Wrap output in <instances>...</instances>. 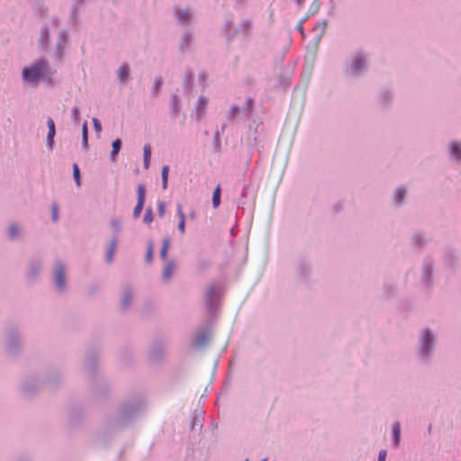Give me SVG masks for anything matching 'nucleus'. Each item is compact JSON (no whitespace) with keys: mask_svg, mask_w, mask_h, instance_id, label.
I'll return each instance as SVG.
<instances>
[{"mask_svg":"<svg viewBox=\"0 0 461 461\" xmlns=\"http://www.w3.org/2000/svg\"><path fill=\"white\" fill-rule=\"evenodd\" d=\"M92 122H93V127H94L95 132L97 138H100V133L102 131V123L99 121V119H97V118H93Z\"/></svg>","mask_w":461,"mask_h":461,"instance_id":"4d7b16f0","label":"nucleus"},{"mask_svg":"<svg viewBox=\"0 0 461 461\" xmlns=\"http://www.w3.org/2000/svg\"><path fill=\"white\" fill-rule=\"evenodd\" d=\"M83 418L82 411L78 409H73L69 412V423L71 426L77 425Z\"/></svg>","mask_w":461,"mask_h":461,"instance_id":"2f4dec72","label":"nucleus"},{"mask_svg":"<svg viewBox=\"0 0 461 461\" xmlns=\"http://www.w3.org/2000/svg\"><path fill=\"white\" fill-rule=\"evenodd\" d=\"M73 178L75 180V183L77 186H81L82 185V178H81V172L78 165L77 163L73 164Z\"/></svg>","mask_w":461,"mask_h":461,"instance_id":"49530a36","label":"nucleus"},{"mask_svg":"<svg viewBox=\"0 0 461 461\" xmlns=\"http://www.w3.org/2000/svg\"><path fill=\"white\" fill-rule=\"evenodd\" d=\"M1 344L3 352L9 360H18L24 353L23 328L15 323L6 325L3 330Z\"/></svg>","mask_w":461,"mask_h":461,"instance_id":"20e7f679","label":"nucleus"},{"mask_svg":"<svg viewBox=\"0 0 461 461\" xmlns=\"http://www.w3.org/2000/svg\"><path fill=\"white\" fill-rule=\"evenodd\" d=\"M75 4L71 7V19L74 21V24L76 25V15L78 13L80 5H82L85 0H75Z\"/></svg>","mask_w":461,"mask_h":461,"instance_id":"de8ad7c7","label":"nucleus"},{"mask_svg":"<svg viewBox=\"0 0 461 461\" xmlns=\"http://www.w3.org/2000/svg\"><path fill=\"white\" fill-rule=\"evenodd\" d=\"M210 341V334L207 328H201L194 336L192 345L194 348H203Z\"/></svg>","mask_w":461,"mask_h":461,"instance_id":"f3484780","label":"nucleus"},{"mask_svg":"<svg viewBox=\"0 0 461 461\" xmlns=\"http://www.w3.org/2000/svg\"><path fill=\"white\" fill-rule=\"evenodd\" d=\"M166 356V349L161 342L154 343L149 351V360L153 363H161Z\"/></svg>","mask_w":461,"mask_h":461,"instance_id":"dca6fc26","label":"nucleus"},{"mask_svg":"<svg viewBox=\"0 0 461 461\" xmlns=\"http://www.w3.org/2000/svg\"><path fill=\"white\" fill-rule=\"evenodd\" d=\"M134 289L131 285H126L122 287L120 296V310L122 312L129 311L133 302Z\"/></svg>","mask_w":461,"mask_h":461,"instance_id":"4468645a","label":"nucleus"},{"mask_svg":"<svg viewBox=\"0 0 461 461\" xmlns=\"http://www.w3.org/2000/svg\"><path fill=\"white\" fill-rule=\"evenodd\" d=\"M208 104V99L205 96H200L196 102V118L200 121L205 114Z\"/></svg>","mask_w":461,"mask_h":461,"instance_id":"393cba45","label":"nucleus"},{"mask_svg":"<svg viewBox=\"0 0 461 461\" xmlns=\"http://www.w3.org/2000/svg\"><path fill=\"white\" fill-rule=\"evenodd\" d=\"M52 283L55 291L59 294H64L68 290V277L66 264L58 259L54 262L52 267Z\"/></svg>","mask_w":461,"mask_h":461,"instance_id":"6e6552de","label":"nucleus"},{"mask_svg":"<svg viewBox=\"0 0 461 461\" xmlns=\"http://www.w3.org/2000/svg\"><path fill=\"white\" fill-rule=\"evenodd\" d=\"M303 22H304V20H300L298 22L297 25L295 26V29H298V30L303 29Z\"/></svg>","mask_w":461,"mask_h":461,"instance_id":"774afa93","label":"nucleus"},{"mask_svg":"<svg viewBox=\"0 0 461 461\" xmlns=\"http://www.w3.org/2000/svg\"><path fill=\"white\" fill-rule=\"evenodd\" d=\"M225 38L228 43H231L234 41L236 38H245L247 35V31H224Z\"/></svg>","mask_w":461,"mask_h":461,"instance_id":"7c9ffc66","label":"nucleus"},{"mask_svg":"<svg viewBox=\"0 0 461 461\" xmlns=\"http://www.w3.org/2000/svg\"><path fill=\"white\" fill-rule=\"evenodd\" d=\"M71 119L74 123H78L80 121V109L78 106H73L71 109Z\"/></svg>","mask_w":461,"mask_h":461,"instance_id":"864d4df0","label":"nucleus"},{"mask_svg":"<svg viewBox=\"0 0 461 461\" xmlns=\"http://www.w3.org/2000/svg\"><path fill=\"white\" fill-rule=\"evenodd\" d=\"M294 269L297 281L308 284L312 273L311 261L306 258H301L297 260Z\"/></svg>","mask_w":461,"mask_h":461,"instance_id":"9d476101","label":"nucleus"},{"mask_svg":"<svg viewBox=\"0 0 461 461\" xmlns=\"http://www.w3.org/2000/svg\"><path fill=\"white\" fill-rule=\"evenodd\" d=\"M433 338L432 335L429 330H426L423 339H422V348L424 350V353L429 352V348L432 345Z\"/></svg>","mask_w":461,"mask_h":461,"instance_id":"79ce46f5","label":"nucleus"},{"mask_svg":"<svg viewBox=\"0 0 461 461\" xmlns=\"http://www.w3.org/2000/svg\"><path fill=\"white\" fill-rule=\"evenodd\" d=\"M192 41H193V34L191 33L190 31H185L182 35L181 42L179 44L180 51L181 52L186 51L189 49Z\"/></svg>","mask_w":461,"mask_h":461,"instance_id":"bb28decb","label":"nucleus"},{"mask_svg":"<svg viewBox=\"0 0 461 461\" xmlns=\"http://www.w3.org/2000/svg\"><path fill=\"white\" fill-rule=\"evenodd\" d=\"M43 265L44 260L41 255L35 254L29 257L24 275L28 283L34 284L40 280L43 271Z\"/></svg>","mask_w":461,"mask_h":461,"instance_id":"1a4fd4ad","label":"nucleus"},{"mask_svg":"<svg viewBox=\"0 0 461 461\" xmlns=\"http://www.w3.org/2000/svg\"><path fill=\"white\" fill-rule=\"evenodd\" d=\"M146 186L144 184H139L137 186V203L133 209L132 216L133 219L137 220L140 218L146 201Z\"/></svg>","mask_w":461,"mask_h":461,"instance_id":"2eb2a0df","label":"nucleus"},{"mask_svg":"<svg viewBox=\"0 0 461 461\" xmlns=\"http://www.w3.org/2000/svg\"><path fill=\"white\" fill-rule=\"evenodd\" d=\"M226 127H227V125L224 123L221 125V130H217L214 132L213 140H212V149H213V152H215V153L221 152V134L224 132Z\"/></svg>","mask_w":461,"mask_h":461,"instance_id":"b1692460","label":"nucleus"},{"mask_svg":"<svg viewBox=\"0 0 461 461\" xmlns=\"http://www.w3.org/2000/svg\"><path fill=\"white\" fill-rule=\"evenodd\" d=\"M16 461H31V459L26 456H21L17 458Z\"/></svg>","mask_w":461,"mask_h":461,"instance_id":"338daca9","label":"nucleus"},{"mask_svg":"<svg viewBox=\"0 0 461 461\" xmlns=\"http://www.w3.org/2000/svg\"><path fill=\"white\" fill-rule=\"evenodd\" d=\"M176 212H177V215L179 217V220L181 219H185V215L183 212V209H182V205L180 203H177L176 204Z\"/></svg>","mask_w":461,"mask_h":461,"instance_id":"e2e57ef3","label":"nucleus"},{"mask_svg":"<svg viewBox=\"0 0 461 461\" xmlns=\"http://www.w3.org/2000/svg\"><path fill=\"white\" fill-rule=\"evenodd\" d=\"M194 82V74L190 68L185 70V80H184V88L185 92H190L193 87Z\"/></svg>","mask_w":461,"mask_h":461,"instance_id":"72a5a7b5","label":"nucleus"},{"mask_svg":"<svg viewBox=\"0 0 461 461\" xmlns=\"http://www.w3.org/2000/svg\"><path fill=\"white\" fill-rule=\"evenodd\" d=\"M163 78L161 76H158L156 78H155V81L153 83V86L151 87V95L154 96V97H158V95L160 94L161 92V89H162V86H163Z\"/></svg>","mask_w":461,"mask_h":461,"instance_id":"e433bc0d","label":"nucleus"},{"mask_svg":"<svg viewBox=\"0 0 461 461\" xmlns=\"http://www.w3.org/2000/svg\"><path fill=\"white\" fill-rule=\"evenodd\" d=\"M263 135L264 128L262 126V123H256V122H254L253 124L249 125V132L247 137L249 146L250 148L257 147L259 143L263 141Z\"/></svg>","mask_w":461,"mask_h":461,"instance_id":"ddd939ff","label":"nucleus"},{"mask_svg":"<svg viewBox=\"0 0 461 461\" xmlns=\"http://www.w3.org/2000/svg\"><path fill=\"white\" fill-rule=\"evenodd\" d=\"M43 386L49 388H57L64 381V375L62 372L58 368L50 369L43 376H41Z\"/></svg>","mask_w":461,"mask_h":461,"instance_id":"f8f14e48","label":"nucleus"},{"mask_svg":"<svg viewBox=\"0 0 461 461\" xmlns=\"http://www.w3.org/2000/svg\"><path fill=\"white\" fill-rule=\"evenodd\" d=\"M164 261H165V264H164L163 271H162V279L165 282H168L169 280H171V278L173 276L176 264L174 260H164Z\"/></svg>","mask_w":461,"mask_h":461,"instance_id":"4be33fe9","label":"nucleus"},{"mask_svg":"<svg viewBox=\"0 0 461 461\" xmlns=\"http://www.w3.org/2000/svg\"><path fill=\"white\" fill-rule=\"evenodd\" d=\"M21 233L22 229L16 222L11 223L7 229V237L12 241L17 240Z\"/></svg>","mask_w":461,"mask_h":461,"instance_id":"c85d7f7f","label":"nucleus"},{"mask_svg":"<svg viewBox=\"0 0 461 461\" xmlns=\"http://www.w3.org/2000/svg\"><path fill=\"white\" fill-rule=\"evenodd\" d=\"M50 41V31H41L40 38V45L42 49H46Z\"/></svg>","mask_w":461,"mask_h":461,"instance_id":"09e8293b","label":"nucleus"},{"mask_svg":"<svg viewBox=\"0 0 461 461\" xmlns=\"http://www.w3.org/2000/svg\"><path fill=\"white\" fill-rule=\"evenodd\" d=\"M122 146V141L120 138H116L112 141V151L110 153V159L112 162L118 160L119 153Z\"/></svg>","mask_w":461,"mask_h":461,"instance_id":"a878e982","label":"nucleus"},{"mask_svg":"<svg viewBox=\"0 0 461 461\" xmlns=\"http://www.w3.org/2000/svg\"><path fill=\"white\" fill-rule=\"evenodd\" d=\"M151 153L150 144H145L143 147V167L145 169H148L150 166Z\"/></svg>","mask_w":461,"mask_h":461,"instance_id":"f704fd0d","label":"nucleus"},{"mask_svg":"<svg viewBox=\"0 0 461 461\" xmlns=\"http://www.w3.org/2000/svg\"><path fill=\"white\" fill-rule=\"evenodd\" d=\"M204 297L208 311L211 313L217 312L220 306L221 295L215 285H211L207 288Z\"/></svg>","mask_w":461,"mask_h":461,"instance_id":"9b49d317","label":"nucleus"},{"mask_svg":"<svg viewBox=\"0 0 461 461\" xmlns=\"http://www.w3.org/2000/svg\"><path fill=\"white\" fill-rule=\"evenodd\" d=\"M154 255V242L149 240L147 243V251L145 255V260L148 263L152 262Z\"/></svg>","mask_w":461,"mask_h":461,"instance_id":"a18cd8bd","label":"nucleus"},{"mask_svg":"<svg viewBox=\"0 0 461 461\" xmlns=\"http://www.w3.org/2000/svg\"><path fill=\"white\" fill-rule=\"evenodd\" d=\"M240 114H242L241 107L238 104H232L228 113V119L230 121H234Z\"/></svg>","mask_w":461,"mask_h":461,"instance_id":"37998d69","label":"nucleus"},{"mask_svg":"<svg viewBox=\"0 0 461 461\" xmlns=\"http://www.w3.org/2000/svg\"><path fill=\"white\" fill-rule=\"evenodd\" d=\"M82 149L86 151L89 149L87 122L82 125Z\"/></svg>","mask_w":461,"mask_h":461,"instance_id":"58836bf2","label":"nucleus"},{"mask_svg":"<svg viewBox=\"0 0 461 461\" xmlns=\"http://www.w3.org/2000/svg\"><path fill=\"white\" fill-rule=\"evenodd\" d=\"M204 411L203 410H195L193 413L192 420L190 421V429L194 431L196 428L201 431L203 429Z\"/></svg>","mask_w":461,"mask_h":461,"instance_id":"6ab92c4d","label":"nucleus"},{"mask_svg":"<svg viewBox=\"0 0 461 461\" xmlns=\"http://www.w3.org/2000/svg\"><path fill=\"white\" fill-rule=\"evenodd\" d=\"M406 191L403 188H398L394 194V199L396 203H401L405 196Z\"/></svg>","mask_w":461,"mask_h":461,"instance_id":"6e6d98bb","label":"nucleus"},{"mask_svg":"<svg viewBox=\"0 0 461 461\" xmlns=\"http://www.w3.org/2000/svg\"><path fill=\"white\" fill-rule=\"evenodd\" d=\"M120 357L125 365H130L133 360V352L131 348H122L120 352Z\"/></svg>","mask_w":461,"mask_h":461,"instance_id":"c9c22d12","label":"nucleus"},{"mask_svg":"<svg viewBox=\"0 0 461 461\" xmlns=\"http://www.w3.org/2000/svg\"><path fill=\"white\" fill-rule=\"evenodd\" d=\"M369 68V54L362 49H357L344 58L341 74L346 80L356 82L364 78Z\"/></svg>","mask_w":461,"mask_h":461,"instance_id":"7ed1b4c3","label":"nucleus"},{"mask_svg":"<svg viewBox=\"0 0 461 461\" xmlns=\"http://www.w3.org/2000/svg\"><path fill=\"white\" fill-rule=\"evenodd\" d=\"M98 357L99 355L95 349H89L86 351L82 363V370L88 379L91 397L95 400L107 398L112 390L111 380L99 370Z\"/></svg>","mask_w":461,"mask_h":461,"instance_id":"f03ea898","label":"nucleus"},{"mask_svg":"<svg viewBox=\"0 0 461 461\" xmlns=\"http://www.w3.org/2000/svg\"><path fill=\"white\" fill-rule=\"evenodd\" d=\"M110 225L113 229V236H116V238L118 239V235L122 231V219L121 218H113L110 221Z\"/></svg>","mask_w":461,"mask_h":461,"instance_id":"ea45409f","label":"nucleus"},{"mask_svg":"<svg viewBox=\"0 0 461 461\" xmlns=\"http://www.w3.org/2000/svg\"><path fill=\"white\" fill-rule=\"evenodd\" d=\"M51 220L56 222L59 220V206L57 203L51 205Z\"/></svg>","mask_w":461,"mask_h":461,"instance_id":"bf43d9fd","label":"nucleus"},{"mask_svg":"<svg viewBox=\"0 0 461 461\" xmlns=\"http://www.w3.org/2000/svg\"><path fill=\"white\" fill-rule=\"evenodd\" d=\"M148 410L147 395L142 391L128 393L116 406L102 419L95 434L96 443L107 447L119 433L132 427L145 416Z\"/></svg>","mask_w":461,"mask_h":461,"instance_id":"f257e3e1","label":"nucleus"},{"mask_svg":"<svg viewBox=\"0 0 461 461\" xmlns=\"http://www.w3.org/2000/svg\"><path fill=\"white\" fill-rule=\"evenodd\" d=\"M393 436L394 446L397 447L400 444L401 438V426L399 422H394L393 424Z\"/></svg>","mask_w":461,"mask_h":461,"instance_id":"c03bdc74","label":"nucleus"},{"mask_svg":"<svg viewBox=\"0 0 461 461\" xmlns=\"http://www.w3.org/2000/svg\"><path fill=\"white\" fill-rule=\"evenodd\" d=\"M386 458V451L381 450L378 455V461H385Z\"/></svg>","mask_w":461,"mask_h":461,"instance_id":"69168bd1","label":"nucleus"},{"mask_svg":"<svg viewBox=\"0 0 461 461\" xmlns=\"http://www.w3.org/2000/svg\"><path fill=\"white\" fill-rule=\"evenodd\" d=\"M255 106V100L251 97L247 98L245 104L241 107V113L245 119H249Z\"/></svg>","mask_w":461,"mask_h":461,"instance_id":"cd10ccee","label":"nucleus"},{"mask_svg":"<svg viewBox=\"0 0 461 461\" xmlns=\"http://www.w3.org/2000/svg\"><path fill=\"white\" fill-rule=\"evenodd\" d=\"M158 212L160 218H163L166 213V203L164 201L158 202Z\"/></svg>","mask_w":461,"mask_h":461,"instance_id":"13d9d810","label":"nucleus"},{"mask_svg":"<svg viewBox=\"0 0 461 461\" xmlns=\"http://www.w3.org/2000/svg\"><path fill=\"white\" fill-rule=\"evenodd\" d=\"M55 135H56V131H48L46 142H47L48 149L50 150L53 149L54 144H55V140H54Z\"/></svg>","mask_w":461,"mask_h":461,"instance_id":"603ef678","label":"nucleus"},{"mask_svg":"<svg viewBox=\"0 0 461 461\" xmlns=\"http://www.w3.org/2000/svg\"><path fill=\"white\" fill-rule=\"evenodd\" d=\"M48 131H56V125L52 118L49 117L47 120Z\"/></svg>","mask_w":461,"mask_h":461,"instance_id":"680f3d73","label":"nucleus"},{"mask_svg":"<svg viewBox=\"0 0 461 461\" xmlns=\"http://www.w3.org/2000/svg\"><path fill=\"white\" fill-rule=\"evenodd\" d=\"M323 37V31L316 35L312 41L306 47V54H305V65L304 69L302 73L303 78L306 80V83L310 81L312 70L314 68V64L317 59L319 45Z\"/></svg>","mask_w":461,"mask_h":461,"instance_id":"0eeeda50","label":"nucleus"},{"mask_svg":"<svg viewBox=\"0 0 461 461\" xmlns=\"http://www.w3.org/2000/svg\"><path fill=\"white\" fill-rule=\"evenodd\" d=\"M154 220V213L152 211V208L149 206L145 210L144 217H143V222L145 224H150Z\"/></svg>","mask_w":461,"mask_h":461,"instance_id":"3c124183","label":"nucleus"},{"mask_svg":"<svg viewBox=\"0 0 461 461\" xmlns=\"http://www.w3.org/2000/svg\"><path fill=\"white\" fill-rule=\"evenodd\" d=\"M41 386H43L41 375L27 373L20 377L18 390L23 396L31 398L40 391Z\"/></svg>","mask_w":461,"mask_h":461,"instance_id":"423d86ee","label":"nucleus"},{"mask_svg":"<svg viewBox=\"0 0 461 461\" xmlns=\"http://www.w3.org/2000/svg\"><path fill=\"white\" fill-rule=\"evenodd\" d=\"M327 26V22L325 20H322L321 22L317 23L312 29H325Z\"/></svg>","mask_w":461,"mask_h":461,"instance_id":"0e129e2a","label":"nucleus"},{"mask_svg":"<svg viewBox=\"0 0 461 461\" xmlns=\"http://www.w3.org/2000/svg\"><path fill=\"white\" fill-rule=\"evenodd\" d=\"M170 243H171V240L168 237L164 238L162 240V246L160 249L159 256H160L161 259H163V260H167V253H168V249L170 247Z\"/></svg>","mask_w":461,"mask_h":461,"instance_id":"4c0bfd02","label":"nucleus"},{"mask_svg":"<svg viewBox=\"0 0 461 461\" xmlns=\"http://www.w3.org/2000/svg\"><path fill=\"white\" fill-rule=\"evenodd\" d=\"M23 80L27 84H38L41 80H50L49 64L45 59H40L22 71Z\"/></svg>","mask_w":461,"mask_h":461,"instance_id":"39448f33","label":"nucleus"},{"mask_svg":"<svg viewBox=\"0 0 461 461\" xmlns=\"http://www.w3.org/2000/svg\"><path fill=\"white\" fill-rule=\"evenodd\" d=\"M169 170L170 168L168 165H164L161 168V185L164 190H166L168 185Z\"/></svg>","mask_w":461,"mask_h":461,"instance_id":"a19ab883","label":"nucleus"},{"mask_svg":"<svg viewBox=\"0 0 461 461\" xmlns=\"http://www.w3.org/2000/svg\"><path fill=\"white\" fill-rule=\"evenodd\" d=\"M117 242L118 240L116 236H113L110 241L109 247L107 249L106 256H105V261L107 263H112L113 261V255L117 249Z\"/></svg>","mask_w":461,"mask_h":461,"instance_id":"c756f323","label":"nucleus"},{"mask_svg":"<svg viewBox=\"0 0 461 461\" xmlns=\"http://www.w3.org/2000/svg\"><path fill=\"white\" fill-rule=\"evenodd\" d=\"M101 286L98 283H92L87 287V294L90 296H95L99 294Z\"/></svg>","mask_w":461,"mask_h":461,"instance_id":"8fccbe9b","label":"nucleus"},{"mask_svg":"<svg viewBox=\"0 0 461 461\" xmlns=\"http://www.w3.org/2000/svg\"><path fill=\"white\" fill-rule=\"evenodd\" d=\"M221 203V185H217L214 188L212 197V203L214 209H217Z\"/></svg>","mask_w":461,"mask_h":461,"instance_id":"473e14b6","label":"nucleus"},{"mask_svg":"<svg viewBox=\"0 0 461 461\" xmlns=\"http://www.w3.org/2000/svg\"><path fill=\"white\" fill-rule=\"evenodd\" d=\"M451 153L456 158H461V146H460V144H458L456 142L452 143V145H451Z\"/></svg>","mask_w":461,"mask_h":461,"instance_id":"5fc2aeb1","label":"nucleus"},{"mask_svg":"<svg viewBox=\"0 0 461 461\" xmlns=\"http://www.w3.org/2000/svg\"><path fill=\"white\" fill-rule=\"evenodd\" d=\"M193 16L191 9H177L176 11V17L179 22L180 25H187Z\"/></svg>","mask_w":461,"mask_h":461,"instance_id":"5701e85b","label":"nucleus"},{"mask_svg":"<svg viewBox=\"0 0 461 461\" xmlns=\"http://www.w3.org/2000/svg\"><path fill=\"white\" fill-rule=\"evenodd\" d=\"M68 31H60L59 33V41L56 44V57L60 59L63 56V51L66 46V43L68 41Z\"/></svg>","mask_w":461,"mask_h":461,"instance_id":"a211bd4d","label":"nucleus"},{"mask_svg":"<svg viewBox=\"0 0 461 461\" xmlns=\"http://www.w3.org/2000/svg\"><path fill=\"white\" fill-rule=\"evenodd\" d=\"M116 76L118 80L122 84H126L131 77V68L128 63H122L116 70Z\"/></svg>","mask_w":461,"mask_h":461,"instance_id":"aec40b11","label":"nucleus"},{"mask_svg":"<svg viewBox=\"0 0 461 461\" xmlns=\"http://www.w3.org/2000/svg\"><path fill=\"white\" fill-rule=\"evenodd\" d=\"M177 229H178V230L182 234L185 233V220L184 219L179 220L178 225H177Z\"/></svg>","mask_w":461,"mask_h":461,"instance_id":"052dcab7","label":"nucleus"},{"mask_svg":"<svg viewBox=\"0 0 461 461\" xmlns=\"http://www.w3.org/2000/svg\"><path fill=\"white\" fill-rule=\"evenodd\" d=\"M169 108L171 118L176 119L181 111V98L179 95L174 94L170 97Z\"/></svg>","mask_w":461,"mask_h":461,"instance_id":"412c9836","label":"nucleus"}]
</instances>
